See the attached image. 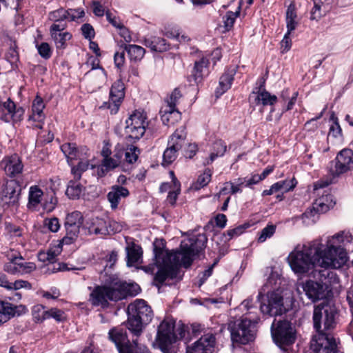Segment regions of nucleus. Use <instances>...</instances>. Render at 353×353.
I'll return each mask as SVG.
<instances>
[{"label":"nucleus","mask_w":353,"mask_h":353,"mask_svg":"<svg viewBox=\"0 0 353 353\" xmlns=\"http://www.w3.org/2000/svg\"><path fill=\"white\" fill-rule=\"evenodd\" d=\"M344 232H339L327 241V248L319 240H315L303 245L301 249L297 245L288 258L292 270L297 274L309 272L315 266L323 268L319 270L321 281L333 277L335 273L330 269H338L347 261V252L339 244L343 239Z\"/></svg>","instance_id":"f257e3e1"},{"label":"nucleus","mask_w":353,"mask_h":353,"mask_svg":"<svg viewBox=\"0 0 353 353\" xmlns=\"http://www.w3.org/2000/svg\"><path fill=\"white\" fill-rule=\"evenodd\" d=\"M208 238L205 234H199L190 238L187 242L181 243L180 251L170 252L164 249L162 241H155L153 243L154 264L158 271L154 276L157 285H162L168 279H174L178 277L179 268H189L194 260L205 248Z\"/></svg>","instance_id":"f03ea898"},{"label":"nucleus","mask_w":353,"mask_h":353,"mask_svg":"<svg viewBox=\"0 0 353 353\" xmlns=\"http://www.w3.org/2000/svg\"><path fill=\"white\" fill-rule=\"evenodd\" d=\"M183 325L176 328L172 320H163L158 326L154 345L163 353H175V343L185 336Z\"/></svg>","instance_id":"7ed1b4c3"},{"label":"nucleus","mask_w":353,"mask_h":353,"mask_svg":"<svg viewBox=\"0 0 353 353\" xmlns=\"http://www.w3.org/2000/svg\"><path fill=\"white\" fill-rule=\"evenodd\" d=\"M339 318L335 305L323 302L314 307L313 312L314 328L317 334L334 333Z\"/></svg>","instance_id":"20e7f679"},{"label":"nucleus","mask_w":353,"mask_h":353,"mask_svg":"<svg viewBox=\"0 0 353 353\" xmlns=\"http://www.w3.org/2000/svg\"><path fill=\"white\" fill-rule=\"evenodd\" d=\"M127 312V327L134 336H140L144 325L148 324L153 317L151 307L144 300L137 299L128 305Z\"/></svg>","instance_id":"39448f33"},{"label":"nucleus","mask_w":353,"mask_h":353,"mask_svg":"<svg viewBox=\"0 0 353 353\" xmlns=\"http://www.w3.org/2000/svg\"><path fill=\"white\" fill-rule=\"evenodd\" d=\"M271 334L275 344L283 352L293 353L292 345L296 339V330L288 320L275 319L271 325Z\"/></svg>","instance_id":"423d86ee"},{"label":"nucleus","mask_w":353,"mask_h":353,"mask_svg":"<svg viewBox=\"0 0 353 353\" xmlns=\"http://www.w3.org/2000/svg\"><path fill=\"white\" fill-rule=\"evenodd\" d=\"M260 301L261 312L270 316H281L288 311L284 305V299L281 291L276 290L268 292L263 294L259 292L257 296Z\"/></svg>","instance_id":"0eeeda50"},{"label":"nucleus","mask_w":353,"mask_h":353,"mask_svg":"<svg viewBox=\"0 0 353 353\" xmlns=\"http://www.w3.org/2000/svg\"><path fill=\"white\" fill-rule=\"evenodd\" d=\"M231 339L234 343L247 344L254 341L256 336V324L247 318L231 322L228 327Z\"/></svg>","instance_id":"6e6552de"},{"label":"nucleus","mask_w":353,"mask_h":353,"mask_svg":"<svg viewBox=\"0 0 353 353\" xmlns=\"http://www.w3.org/2000/svg\"><path fill=\"white\" fill-rule=\"evenodd\" d=\"M317 268H319V269L315 270L314 276L319 279L321 283L309 280L305 283H302L301 284H300L297 288V291L299 294L301 293V290L302 292L305 293L306 296L312 302H315L319 299H323L325 296V288L324 287V285H327V283H330L332 279H334L335 276L334 275L332 278L327 277L325 280L321 281L319 278V270H322L324 268H320L319 266H315L312 269Z\"/></svg>","instance_id":"1a4fd4ad"},{"label":"nucleus","mask_w":353,"mask_h":353,"mask_svg":"<svg viewBox=\"0 0 353 353\" xmlns=\"http://www.w3.org/2000/svg\"><path fill=\"white\" fill-rule=\"evenodd\" d=\"M185 128L181 126L170 137L168 148L163 154L162 164L163 165H170L175 161L178 152L185 145Z\"/></svg>","instance_id":"9d476101"},{"label":"nucleus","mask_w":353,"mask_h":353,"mask_svg":"<svg viewBox=\"0 0 353 353\" xmlns=\"http://www.w3.org/2000/svg\"><path fill=\"white\" fill-rule=\"evenodd\" d=\"M146 114L136 110L125 121V133L130 139L139 140L145 134L148 121Z\"/></svg>","instance_id":"9b49d317"},{"label":"nucleus","mask_w":353,"mask_h":353,"mask_svg":"<svg viewBox=\"0 0 353 353\" xmlns=\"http://www.w3.org/2000/svg\"><path fill=\"white\" fill-rule=\"evenodd\" d=\"M180 90L175 88L160 110L161 118L164 125L174 124L181 117V113L176 109V105L181 97Z\"/></svg>","instance_id":"f8f14e48"},{"label":"nucleus","mask_w":353,"mask_h":353,"mask_svg":"<svg viewBox=\"0 0 353 353\" xmlns=\"http://www.w3.org/2000/svg\"><path fill=\"white\" fill-rule=\"evenodd\" d=\"M21 192V186L16 179H4L1 185L0 200L3 207L17 205Z\"/></svg>","instance_id":"ddd939ff"},{"label":"nucleus","mask_w":353,"mask_h":353,"mask_svg":"<svg viewBox=\"0 0 353 353\" xmlns=\"http://www.w3.org/2000/svg\"><path fill=\"white\" fill-rule=\"evenodd\" d=\"M89 301L92 305L104 308L108 306V301H119V296L115 291L114 284L110 286L97 285L90 293Z\"/></svg>","instance_id":"4468645a"},{"label":"nucleus","mask_w":353,"mask_h":353,"mask_svg":"<svg viewBox=\"0 0 353 353\" xmlns=\"http://www.w3.org/2000/svg\"><path fill=\"white\" fill-rule=\"evenodd\" d=\"M83 223V217L80 212L74 211L68 214L64 223L66 233L61 240V243L65 245L72 243L78 238Z\"/></svg>","instance_id":"2eb2a0df"},{"label":"nucleus","mask_w":353,"mask_h":353,"mask_svg":"<svg viewBox=\"0 0 353 353\" xmlns=\"http://www.w3.org/2000/svg\"><path fill=\"white\" fill-rule=\"evenodd\" d=\"M12 250L9 252L6 256L9 261L3 266V270L12 275H22L29 274L36 270V265L32 262H19L23 260L21 254H13Z\"/></svg>","instance_id":"dca6fc26"},{"label":"nucleus","mask_w":353,"mask_h":353,"mask_svg":"<svg viewBox=\"0 0 353 353\" xmlns=\"http://www.w3.org/2000/svg\"><path fill=\"white\" fill-rule=\"evenodd\" d=\"M311 346L315 353H337L338 351L334 333L316 334Z\"/></svg>","instance_id":"f3484780"},{"label":"nucleus","mask_w":353,"mask_h":353,"mask_svg":"<svg viewBox=\"0 0 353 353\" xmlns=\"http://www.w3.org/2000/svg\"><path fill=\"white\" fill-rule=\"evenodd\" d=\"M350 170H353V151L345 148L340 151L335 161L331 163L330 172L335 176Z\"/></svg>","instance_id":"a211bd4d"},{"label":"nucleus","mask_w":353,"mask_h":353,"mask_svg":"<svg viewBox=\"0 0 353 353\" xmlns=\"http://www.w3.org/2000/svg\"><path fill=\"white\" fill-rule=\"evenodd\" d=\"M125 97V86L120 79L117 80L112 85L110 92V98L108 102H104L101 108L110 110L111 114H116Z\"/></svg>","instance_id":"6ab92c4d"},{"label":"nucleus","mask_w":353,"mask_h":353,"mask_svg":"<svg viewBox=\"0 0 353 353\" xmlns=\"http://www.w3.org/2000/svg\"><path fill=\"white\" fill-rule=\"evenodd\" d=\"M329 196L316 199L311 208H307L301 215V219L307 225L314 223L318 218V215L326 212L330 209V205L325 203Z\"/></svg>","instance_id":"aec40b11"},{"label":"nucleus","mask_w":353,"mask_h":353,"mask_svg":"<svg viewBox=\"0 0 353 353\" xmlns=\"http://www.w3.org/2000/svg\"><path fill=\"white\" fill-rule=\"evenodd\" d=\"M215 343V336L208 333L201 336L192 345L188 346L186 353H212Z\"/></svg>","instance_id":"412c9836"},{"label":"nucleus","mask_w":353,"mask_h":353,"mask_svg":"<svg viewBox=\"0 0 353 353\" xmlns=\"http://www.w3.org/2000/svg\"><path fill=\"white\" fill-rule=\"evenodd\" d=\"M24 113L23 108H16L15 103L8 98L6 101H0V119L5 122L18 121Z\"/></svg>","instance_id":"4be33fe9"},{"label":"nucleus","mask_w":353,"mask_h":353,"mask_svg":"<svg viewBox=\"0 0 353 353\" xmlns=\"http://www.w3.org/2000/svg\"><path fill=\"white\" fill-rule=\"evenodd\" d=\"M1 165L6 174L10 177H14L21 174L23 168V165L17 154L5 157L1 163Z\"/></svg>","instance_id":"5701e85b"},{"label":"nucleus","mask_w":353,"mask_h":353,"mask_svg":"<svg viewBox=\"0 0 353 353\" xmlns=\"http://www.w3.org/2000/svg\"><path fill=\"white\" fill-rule=\"evenodd\" d=\"M64 25L53 23L50 27V35L57 49H64L66 47V41L72 38V34L64 31Z\"/></svg>","instance_id":"b1692460"},{"label":"nucleus","mask_w":353,"mask_h":353,"mask_svg":"<svg viewBox=\"0 0 353 353\" xmlns=\"http://www.w3.org/2000/svg\"><path fill=\"white\" fill-rule=\"evenodd\" d=\"M143 44L152 52H163L170 49V45L167 41L157 36L148 35L144 37Z\"/></svg>","instance_id":"393cba45"},{"label":"nucleus","mask_w":353,"mask_h":353,"mask_svg":"<svg viewBox=\"0 0 353 353\" xmlns=\"http://www.w3.org/2000/svg\"><path fill=\"white\" fill-rule=\"evenodd\" d=\"M109 337L116 344L119 353H132L131 348H123V345L129 343V341L125 331L123 329H112L109 332Z\"/></svg>","instance_id":"a878e982"},{"label":"nucleus","mask_w":353,"mask_h":353,"mask_svg":"<svg viewBox=\"0 0 353 353\" xmlns=\"http://www.w3.org/2000/svg\"><path fill=\"white\" fill-rule=\"evenodd\" d=\"M129 190L121 185H114L111 187L110 192L107 194V199L110 203L112 210L118 208L121 199L129 196Z\"/></svg>","instance_id":"bb28decb"},{"label":"nucleus","mask_w":353,"mask_h":353,"mask_svg":"<svg viewBox=\"0 0 353 353\" xmlns=\"http://www.w3.org/2000/svg\"><path fill=\"white\" fill-rule=\"evenodd\" d=\"M27 312V308L23 305H12L8 302L0 301V317L6 322L11 316L15 314L20 315Z\"/></svg>","instance_id":"cd10ccee"},{"label":"nucleus","mask_w":353,"mask_h":353,"mask_svg":"<svg viewBox=\"0 0 353 353\" xmlns=\"http://www.w3.org/2000/svg\"><path fill=\"white\" fill-rule=\"evenodd\" d=\"M86 228L89 234H109L107 220L99 217H92L86 223Z\"/></svg>","instance_id":"c85d7f7f"},{"label":"nucleus","mask_w":353,"mask_h":353,"mask_svg":"<svg viewBox=\"0 0 353 353\" xmlns=\"http://www.w3.org/2000/svg\"><path fill=\"white\" fill-rule=\"evenodd\" d=\"M115 291L119 293V300L127 296H134L140 292V287L137 284L127 283L126 282H117L114 283Z\"/></svg>","instance_id":"c756f323"},{"label":"nucleus","mask_w":353,"mask_h":353,"mask_svg":"<svg viewBox=\"0 0 353 353\" xmlns=\"http://www.w3.org/2000/svg\"><path fill=\"white\" fill-rule=\"evenodd\" d=\"M236 70L234 68H229L221 76L219 86L216 88L215 92L217 97L222 95L230 88Z\"/></svg>","instance_id":"7c9ffc66"},{"label":"nucleus","mask_w":353,"mask_h":353,"mask_svg":"<svg viewBox=\"0 0 353 353\" xmlns=\"http://www.w3.org/2000/svg\"><path fill=\"white\" fill-rule=\"evenodd\" d=\"M209 59L206 57H202L199 61H195L194 67L191 75L194 82L198 83L201 82L203 77L208 74Z\"/></svg>","instance_id":"2f4dec72"},{"label":"nucleus","mask_w":353,"mask_h":353,"mask_svg":"<svg viewBox=\"0 0 353 353\" xmlns=\"http://www.w3.org/2000/svg\"><path fill=\"white\" fill-rule=\"evenodd\" d=\"M252 99L256 105H262L263 106L272 105L277 101L276 95L271 94L265 90L260 92L253 91L250 95V99L252 100Z\"/></svg>","instance_id":"473e14b6"},{"label":"nucleus","mask_w":353,"mask_h":353,"mask_svg":"<svg viewBox=\"0 0 353 353\" xmlns=\"http://www.w3.org/2000/svg\"><path fill=\"white\" fill-rule=\"evenodd\" d=\"M43 192L37 185H32L30 188L28 194V202L27 208L32 211H37L42 201Z\"/></svg>","instance_id":"72a5a7b5"},{"label":"nucleus","mask_w":353,"mask_h":353,"mask_svg":"<svg viewBox=\"0 0 353 353\" xmlns=\"http://www.w3.org/2000/svg\"><path fill=\"white\" fill-rule=\"evenodd\" d=\"M44 108L43 99L37 96L33 101L32 105V114L30 115L28 122L43 121L45 119L43 112Z\"/></svg>","instance_id":"f704fd0d"},{"label":"nucleus","mask_w":353,"mask_h":353,"mask_svg":"<svg viewBox=\"0 0 353 353\" xmlns=\"http://www.w3.org/2000/svg\"><path fill=\"white\" fill-rule=\"evenodd\" d=\"M227 145L222 140H217L212 144L210 157L204 162V165L211 164L217 157H222L226 152Z\"/></svg>","instance_id":"c9c22d12"},{"label":"nucleus","mask_w":353,"mask_h":353,"mask_svg":"<svg viewBox=\"0 0 353 353\" xmlns=\"http://www.w3.org/2000/svg\"><path fill=\"white\" fill-rule=\"evenodd\" d=\"M126 252L128 266H132L134 263H139L143 254L142 249L139 245L132 243L131 245L126 248Z\"/></svg>","instance_id":"e433bc0d"},{"label":"nucleus","mask_w":353,"mask_h":353,"mask_svg":"<svg viewBox=\"0 0 353 353\" xmlns=\"http://www.w3.org/2000/svg\"><path fill=\"white\" fill-rule=\"evenodd\" d=\"M122 48H124L130 57L131 61H141L145 53V50L138 45H132V44H123L121 46Z\"/></svg>","instance_id":"4c0bfd02"},{"label":"nucleus","mask_w":353,"mask_h":353,"mask_svg":"<svg viewBox=\"0 0 353 353\" xmlns=\"http://www.w3.org/2000/svg\"><path fill=\"white\" fill-rule=\"evenodd\" d=\"M83 190L82 185L79 182V180H70L68 182V187L65 191V194L71 199H79Z\"/></svg>","instance_id":"58836bf2"},{"label":"nucleus","mask_w":353,"mask_h":353,"mask_svg":"<svg viewBox=\"0 0 353 353\" xmlns=\"http://www.w3.org/2000/svg\"><path fill=\"white\" fill-rule=\"evenodd\" d=\"M328 6L324 3L323 0H314V6L311 10V20L319 21L328 10Z\"/></svg>","instance_id":"ea45409f"},{"label":"nucleus","mask_w":353,"mask_h":353,"mask_svg":"<svg viewBox=\"0 0 353 353\" xmlns=\"http://www.w3.org/2000/svg\"><path fill=\"white\" fill-rule=\"evenodd\" d=\"M296 23H287V32L285 34L283 39L281 41V52L283 54L288 52L292 46V40L290 35L292 32L296 29Z\"/></svg>","instance_id":"a19ab883"},{"label":"nucleus","mask_w":353,"mask_h":353,"mask_svg":"<svg viewBox=\"0 0 353 353\" xmlns=\"http://www.w3.org/2000/svg\"><path fill=\"white\" fill-rule=\"evenodd\" d=\"M212 171L209 168H206L203 173L201 174L196 182L193 183L191 188L194 190H199L206 186L211 181Z\"/></svg>","instance_id":"79ce46f5"},{"label":"nucleus","mask_w":353,"mask_h":353,"mask_svg":"<svg viewBox=\"0 0 353 353\" xmlns=\"http://www.w3.org/2000/svg\"><path fill=\"white\" fill-rule=\"evenodd\" d=\"M61 150L66 157L68 161L78 157V150L74 143H67L61 146Z\"/></svg>","instance_id":"37998d69"},{"label":"nucleus","mask_w":353,"mask_h":353,"mask_svg":"<svg viewBox=\"0 0 353 353\" xmlns=\"http://www.w3.org/2000/svg\"><path fill=\"white\" fill-rule=\"evenodd\" d=\"M50 318H53L59 322L62 321L65 318L64 312L57 308H51L49 310L43 311V314L41 316V319H39V320L43 321V320Z\"/></svg>","instance_id":"c03bdc74"},{"label":"nucleus","mask_w":353,"mask_h":353,"mask_svg":"<svg viewBox=\"0 0 353 353\" xmlns=\"http://www.w3.org/2000/svg\"><path fill=\"white\" fill-rule=\"evenodd\" d=\"M35 47L37 49L39 54L44 59H48L52 55V50L50 45L46 42L39 43L37 40H34Z\"/></svg>","instance_id":"a18cd8bd"},{"label":"nucleus","mask_w":353,"mask_h":353,"mask_svg":"<svg viewBox=\"0 0 353 353\" xmlns=\"http://www.w3.org/2000/svg\"><path fill=\"white\" fill-rule=\"evenodd\" d=\"M330 120L332 121L329 130V136L334 138L341 137L342 136V130L338 122V119L335 116L334 113H332L330 116Z\"/></svg>","instance_id":"49530a36"},{"label":"nucleus","mask_w":353,"mask_h":353,"mask_svg":"<svg viewBox=\"0 0 353 353\" xmlns=\"http://www.w3.org/2000/svg\"><path fill=\"white\" fill-rule=\"evenodd\" d=\"M89 165L88 161H81L77 166L72 167L71 171L74 178L80 180L82 173L88 169Z\"/></svg>","instance_id":"de8ad7c7"},{"label":"nucleus","mask_w":353,"mask_h":353,"mask_svg":"<svg viewBox=\"0 0 353 353\" xmlns=\"http://www.w3.org/2000/svg\"><path fill=\"white\" fill-rule=\"evenodd\" d=\"M117 30L118 34L123 38L126 43H130L132 41V34L128 28L125 27L123 23H112Z\"/></svg>","instance_id":"09e8293b"},{"label":"nucleus","mask_w":353,"mask_h":353,"mask_svg":"<svg viewBox=\"0 0 353 353\" xmlns=\"http://www.w3.org/2000/svg\"><path fill=\"white\" fill-rule=\"evenodd\" d=\"M49 19L52 22H62L67 21V11L63 8L51 12L49 14Z\"/></svg>","instance_id":"8fccbe9b"},{"label":"nucleus","mask_w":353,"mask_h":353,"mask_svg":"<svg viewBox=\"0 0 353 353\" xmlns=\"http://www.w3.org/2000/svg\"><path fill=\"white\" fill-rule=\"evenodd\" d=\"M180 183L179 181L174 182V190H170L167 196V201L172 206L176 203L178 195L180 194Z\"/></svg>","instance_id":"3c124183"},{"label":"nucleus","mask_w":353,"mask_h":353,"mask_svg":"<svg viewBox=\"0 0 353 353\" xmlns=\"http://www.w3.org/2000/svg\"><path fill=\"white\" fill-rule=\"evenodd\" d=\"M275 230L276 227L274 225H268L261 231L258 241L260 243L265 241L267 239L270 238L274 234Z\"/></svg>","instance_id":"603ef678"},{"label":"nucleus","mask_w":353,"mask_h":353,"mask_svg":"<svg viewBox=\"0 0 353 353\" xmlns=\"http://www.w3.org/2000/svg\"><path fill=\"white\" fill-rule=\"evenodd\" d=\"M138 148L136 146L131 145L130 148H127L125 151H124V155L125 161L129 163H133L137 161L138 159Z\"/></svg>","instance_id":"864d4df0"},{"label":"nucleus","mask_w":353,"mask_h":353,"mask_svg":"<svg viewBox=\"0 0 353 353\" xmlns=\"http://www.w3.org/2000/svg\"><path fill=\"white\" fill-rule=\"evenodd\" d=\"M43 225L52 232H57L60 228L59 221L56 217L45 219Z\"/></svg>","instance_id":"5fc2aeb1"},{"label":"nucleus","mask_w":353,"mask_h":353,"mask_svg":"<svg viewBox=\"0 0 353 353\" xmlns=\"http://www.w3.org/2000/svg\"><path fill=\"white\" fill-rule=\"evenodd\" d=\"M245 230V228L243 225H239L234 229L228 230L227 231V234H223V236L225 237V242L229 241L234 237L239 236L241 235Z\"/></svg>","instance_id":"6e6d98bb"},{"label":"nucleus","mask_w":353,"mask_h":353,"mask_svg":"<svg viewBox=\"0 0 353 353\" xmlns=\"http://www.w3.org/2000/svg\"><path fill=\"white\" fill-rule=\"evenodd\" d=\"M67 11V19L68 22L75 21L77 19L82 18L85 12L81 9H70Z\"/></svg>","instance_id":"4d7b16f0"},{"label":"nucleus","mask_w":353,"mask_h":353,"mask_svg":"<svg viewBox=\"0 0 353 353\" xmlns=\"http://www.w3.org/2000/svg\"><path fill=\"white\" fill-rule=\"evenodd\" d=\"M162 34L170 39H179V30L170 27V25L166 26L161 30Z\"/></svg>","instance_id":"13d9d810"},{"label":"nucleus","mask_w":353,"mask_h":353,"mask_svg":"<svg viewBox=\"0 0 353 353\" xmlns=\"http://www.w3.org/2000/svg\"><path fill=\"white\" fill-rule=\"evenodd\" d=\"M81 31L83 37L90 41L95 36L94 30L90 23H83L81 27Z\"/></svg>","instance_id":"bf43d9fd"},{"label":"nucleus","mask_w":353,"mask_h":353,"mask_svg":"<svg viewBox=\"0 0 353 353\" xmlns=\"http://www.w3.org/2000/svg\"><path fill=\"white\" fill-rule=\"evenodd\" d=\"M133 345L128 348H131L132 350V353H150L148 348L144 345H141L138 343L137 339L132 340Z\"/></svg>","instance_id":"052dcab7"},{"label":"nucleus","mask_w":353,"mask_h":353,"mask_svg":"<svg viewBox=\"0 0 353 353\" xmlns=\"http://www.w3.org/2000/svg\"><path fill=\"white\" fill-rule=\"evenodd\" d=\"M241 8V1H239L238 7H237L236 10H235V12L228 11L226 12V14L223 17V19H225V18L226 19V21L225 22H234V21L236 20L237 17H239L240 14Z\"/></svg>","instance_id":"680f3d73"},{"label":"nucleus","mask_w":353,"mask_h":353,"mask_svg":"<svg viewBox=\"0 0 353 353\" xmlns=\"http://www.w3.org/2000/svg\"><path fill=\"white\" fill-rule=\"evenodd\" d=\"M118 159L110 156L103 159V165L106 168V170H112L119 165Z\"/></svg>","instance_id":"e2e57ef3"},{"label":"nucleus","mask_w":353,"mask_h":353,"mask_svg":"<svg viewBox=\"0 0 353 353\" xmlns=\"http://www.w3.org/2000/svg\"><path fill=\"white\" fill-rule=\"evenodd\" d=\"M125 51L117 52L114 56V64L117 68H121L125 63Z\"/></svg>","instance_id":"0e129e2a"},{"label":"nucleus","mask_w":353,"mask_h":353,"mask_svg":"<svg viewBox=\"0 0 353 353\" xmlns=\"http://www.w3.org/2000/svg\"><path fill=\"white\" fill-rule=\"evenodd\" d=\"M296 18V8L295 5L292 3L288 7L286 10V20L287 22H295L294 20Z\"/></svg>","instance_id":"69168bd1"},{"label":"nucleus","mask_w":353,"mask_h":353,"mask_svg":"<svg viewBox=\"0 0 353 353\" xmlns=\"http://www.w3.org/2000/svg\"><path fill=\"white\" fill-rule=\"evenodd\" d=\"M108 227L109 230V234L111 233L119 232L122 230V225L113 220H108Z\"/></svg>","instance_id":"338daca9"},{"label":"nucleus","mask_w":353,"mask_h":353,"mask_svg":"<svg viewBox=\"0 0 353 353\" xmlns=\"http://www.w3.org/2000/svg\"><path fill=\"white\" fill-rule=\"evenodd\" d=\"M279 183H282V191L285 192L292 190L296 185V181L294 178L291 180L281 181Z\"/></svg>","instance_id":"774afa93"}]
</instances>
